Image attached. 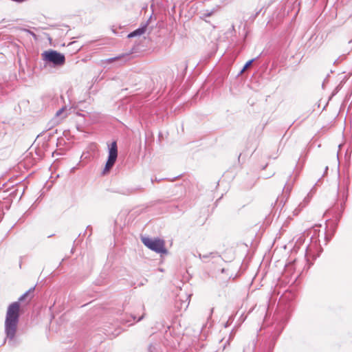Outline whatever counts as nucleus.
Returning <instances> with one entry per match:
<instances>
[{
    "label": "nucleus",
    "instance_id": "obj_1",
    "mask_svg": "<svg viewBox=\"0 0 352 352\" xmlns=\"http://www.w3.org/2000/svg\"><path fill=\"white\" fill-rule=\"evenodd\" d=\"M34 290V288L30 289L19 298V301L14 302L8 306L5 320V331L7 338L13 340L16 335L19 318V302H22L27 298L30 301L33 297Z\"/></svg>",
    "mask_w": 352,
    "mask_h": 352
},
{
    "label": "nucleus",
    "instance_id": "obj_2",
    "mask_svg": "<svg viewBox=\"0 0 352 352\" xmlns=\"http://www.w3.org/2000/svg\"><path fill=\"white\" fill-rule=\"evenodd\" d=\"M43 60L56 65H63L65 62V56L57 51L50 50L41 54Z\"/></svg>",
    "mask_w": 352,
    "mask_h": 352
},
{
    "label": "nucleus",
    "instance_id": "obj_3",
    "mask_svg": "<svg viewBox=\"0 0 352 352\" xmlns=\"http://www.w3.org/2000/svg\"><path fill=\"white\" fill-rule=\"evenodd\" d=\"M118 157V147L116 142H113L109 146V157L105 165L104 172H108L113 166Z\"/></svg>",
    "mask_w": 352,
    "mask_h": 352
},
{
    "label": "nucleus",
    "instance_id": "obj_4",
    "mask_svg": "<svg viewBox=\"0 0 352 352\" xmlns=\"http://www.w3.org/2000/svg\"><path fill=\"white\" fill-rule=\"evenodd\" d=\"M166 242L164 239L155 238V253L160 254V263L164 262V258L169 254L168 250L165 246Z\"/></svg>",
    "mask_w": 352,
    "mask_h": 352
},
{
    "label": "nucleus",
    "instance_id": "obj_5",
    "mask_svg": "<svg viewBox=\"0 0 352 352\" xmlns=\"http://www.w3.org/2000/svg\"><path fill=\"white\" fill-rule=\"evenodd\" d=\"M348 186L349 180L346 179L343 181L342 189L341 188L339 189V196L341 201L340 209L342 211L344 209L345 203L348 198Z\"/></svg>",
    "mask_w": 352,
    "mask_h": 352
},
{
    "label": "nucleus",
    "instance_id": "obj_6",
    "mask_svg": "<svg viewBox=\"0 0 352 352\" xmlns=\"http://www.w3.org/2000/svg\"><path fill=\"white\" fill-rule=\"evenodd\" d=\"M145 31H146V27H142V28H138L136 30L129 34L128 38H132V37H135L137 36H140V35L143 34L145 32Z\"/></svg>",
    "mask_w": 352,
    "mask_h": 352
},
{
    "label": "nucleus",
    "instance_id": "obj_7",
    "mask_svg": "<svg viewBox=\"0 0 352 352\" xmlns=\"http://www.w3.org/2000/svg\"><path fill=\"white\" fill-rule=\"evenodd\" d=\"M142 243L152 250H154V241L147 237H142Z\"/></svg>",
    "mask_w": 352,
    "mask_h": 352
},
{
    "label": "nucleus",
    "instance_id": "obj_8",
    "mask_svg": "<svg viewBox=\"0 0 352 352\" xmlns=\"http://www.w3.org/2000/svg\"><path fill=\"white\" fill-rule=\"evenodd\" d=\"M309 196H307V197L305 198L303 201L299 204V206H298L299 208H296L294 210L295 214H297L302 208L305 207V206L309 203Z\"/></svg>",
    "mask_w": 352,
    "mask_h": 352
},
{
    "label": "nucleus",
    "instance_id": "obj_9",
    "mask_svg": "<svg viewBox=\"0 0 352 352\" xmlns=\"http://www.w3.org/2000/svg\"><path fill=\"white\" fill-rule=\"evenodd\" d=\"M234 331H232L230 335H229V338L228 339V340L226 341V344H224L223 346V349L226 348V346L227 345H230V341L232 340V339L234 338Z\"/></svg>",
    "mask_w": 352,
    "mask_h": 352
},
{
    "label": "nucleus",
    "instance_id": "obj_10",
    "mask_svg": "<svg viewBox=\"0 0 352 352\" xmlns=\"http://www.w3.org/2000/svg\"><path fill=\"white\" fill-rule=\"evenodd\" d=\"M190 296H188L186 297V300L185 301H183V302H182V305H181V308H183V307H184V309H186L188 307V305H189V302H190V300H189V298H190Z\"/></svg>",
    "mask_w": 352,
    "mask_h": 352
},
{
    "label": "nucleus",
    "instance_id": "obj_11",
    "mask_svg": "<svg viewBox=\"0 0 352 352\" xmlns=\"http://www.w3.org/2000/svg\"><path fill=\"white\" fill-rule=\"evenodd\" d=\"M122 56H116V57H113V58H107L105 60V63H111L116 60H118L119 59L121 58Z\"/></svg>",
    "mask_w": 352,
    "mask_h": 352
},
{
    "label": "nucleus",
    "instance_id": "obj_12",
    "mask_svg": "<svg viewBox=\"0 0 352 352\" xmlns=\"http://www.w3.org/2000/svg\"><path fill=\"white\" fill-rule=\"evenodd\" d=\"M254 59H252L246 63V64L244 65L243 68L241 71V73H243L245 70H246L254 62Z\"/></svg>",
    "mask_w": 352,
    "mask_h": 352
},
{
    "label": "nucleus",
    "instance_id": "obj_13",
    "mask_svg": "<svg viewBox=\"0 0 352 352\" xmlns=\"http://www.w3.org/2000/svg\"><path fill=\"white\" fill-rule=\"evenodd\" d=\"M66 108L65 107H62L61 109H60L56 113V117H59L61 114H63L65 111Z\"/></svg>",
    "mask_w": 352,
    "mask_h": 352
},
{
    "label": "nucleus",
    "instance_id": "obj_14",
    "mask_svg": "<svg viewBox=\"0 0 352 352\" xmlns=\"http://www.w3.org/2000/svg\"><path fill=\"white\" fill-rule=\"evenodd\" d=\"M298 241H299V243H301L303 240H302V237H300Z\"/></svg>",
    "mask_w": 352,
    "mask_h": 352
},
{
    "label": "nucleus",
    "instance_id": "obj_15",
    "mask_svg": "<svg viewBox=\"0 0 352 352\" xmlns=\"http://www.w3.org/2000/svg\"><path fill=\"white\" fill-rule=\"evenodd\" d=\"M228 325H229V323H228V322H227L225 324V327H228Z\"/></svg>",
    "mask_w": 352,
    "mask_h": 352
},
{
    "label": "nucleus",
    "instance_id": "obj_16",
    "mask_svg": "<svg viewBox=\"0 0 352 352\" xmlns=\"http://www.w3.org/2000/svg\"><path fill=\"white\" fill-rule=\"evenodd\" d=\"M159 270L161 271V272L164 271L163 269H162V268H159Z\"/></svg>",
    "mask_w": 352,
    "mask_h": 352
}]
</instances>
